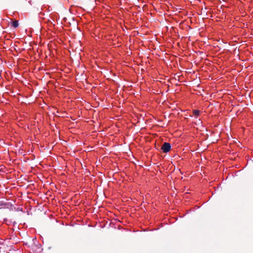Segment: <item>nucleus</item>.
I'll use <instances>...</instances> for the list:
<instances>
[{
    "mask_svg": "<svg viewBox=\"0 0 253 253\" xmlns=\"http://www.w3.org/2000/svg\"><path fill=\"white\" fill-rule=\"evenodd\" d=\"M12 25L15 28L18 27V25H19L18 21L17 20L13 21L12 23Z\"/></svg>",
    "mask_w": 253,
    "mask_h": 253,
    "instance_id": "f03ea898",
    "label": "nucleus"
},
{
    "mask_svg": "<svg viewBox=\"0 0 253 253\" xmlns=\"http://www.w3.org/2000/svg\"><path fill=\"white\" fill-rule=\"evenodd\" d=\"M4 205V204H3V203L2 202H0V206H3ZM5 205V204H4V206Z\"/></svg>",
    "mask_w": 253,
    "mask_h": 253,
    "instance_id": "20e7f679",
    "label": "nucleus"
},
{
    "mask_svg": "<svg viewBox=\"0 0 253 253\" xmlns=\"http://www.w3.org/2000/svg\"><path fill=\"white\" fill-rule=\"evenodd\" d=\"M200 111L197 110H193V113L195 117H198L200 115Z\"/></svg>",
    "mask_w": 253,
    "mask_h": 253,
    "instance_id": "7ed1b4c3",
    "label": "nucleus"
},
{
    "mask_svg": "<svg viewBox=\"0 0 253 253\" xmlns=\"http://www.w3.org/2000/svg\"><path fill=\"white\" fill-rule=\"evenodd\" d=\"M171 145L170 143L168 142H165L161 148V149L163 150V152L167 153L169 152L170 150Z\"/></svg>",
    "mask_w": 253,
    "mask_h": 253,
    "instance_id": "f257e3e1",
    "label": "nucleus"
}]
</instances>
